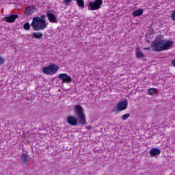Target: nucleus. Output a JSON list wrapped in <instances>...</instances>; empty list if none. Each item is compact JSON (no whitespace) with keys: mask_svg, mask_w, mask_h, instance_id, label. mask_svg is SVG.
Instances as JSON below:
<instances>
[{"mask_svg":"<svg viewBox=\"0 0 175 175\" xmlns=\"http://www.w3.org/2000/svg\"><path fill=\"white\" fill-rule=\"evenodd\" d=\"M174 41L170 38L169 40H160L157 42H154L152 44L153 51L161 52L166 50H170L172 45Z\"/></svg>","mask_w":175,"mask_h":175,"instance_id":"f257e3e1","label":"nucleus"},{"mask_svg":"<svg viewBox=\"0 0 175 175\" xmlns=\"http://www.w3.org/2000/svg\"><path fill=\"white\" fill-rule=\"evenodd\" d=\"M31 27L34 31H43L47 28V24H46V20L40 17H33L31 23Z\"/></svg>","mask_w":175,"mask_h":175,"instance_id":"f03ea898","label":"nucleus"},{"mask_svg":"<svg viewBox=\"0 0 175 175\" xmlns=\"http://www.w3.org/2000/svg\"><path fill=\"white\" fill-rule=\"evenodd\" d=\"M74 113L77 114L79 120V124L81 125H87V120L85 119V114L83 107L81 105H75L74 107Z\"/></svg>","mask_w":175,"mask_h":175,"instance_id":"7ed1b4c3","label":"nucleus"},{"mask_svg":"<svg viewBox=\"0 0 175 175\" xmlns=\"http://www.w3.org/2000/svg\"><path fill=\"white\" fill-rule=\"evenodd\" d=\"M58 69H59V67L55 65V64L52 63L48 66L42 67V72L44 75H47V76H53V75H55L58 72Z\"/></svg>","mask_w":175,"mask_h":175,"instance_id":"20e7f679","label":"nucleus"},{"mask_svg":"<svg viewBox=\"0 0 175 175\" xmlns=\"http://www.w3.org/2000/svg\"><path fill=\"white\" fill-rule=\"evenodd\" d=\"M103 3V0H95L88 4V10H99Z\"/></svg>","mask_w":175,"mask_h":175,"instance_id":"39448f33","label":"nucleus"},{"mask_svg":"<svg viewBox=\"0 0 175 175\" xmlns=\"http://www.w3.org/2000/svg\"><path fill=\"white\" fill-rule=\"evenodd\" d=\"M57 78L62 81V84H64V83H68V84H70V83H72V77L65 73L59 74L57 76Z\"/></svg>","mask_w":175,"mask_h":175,"instance_id":"423d86ee","label":"nucleus"},{"mask_svg":"<svg viewBox=\"0 0 175 175\" xmlns=\"http://www.w3.org/2000/svg\"><path fill=\"white\" fill-rule=\"evenodd\" d=\"M66 121L68 124H69V125H72V126H76V125H78L79 124V118H76L73 116H70L67 117Z\"/></svg>","mask_w":175,"mask_h":175,"instance_id":"0eeeda50","label":"nucleus"},{"mask_svg":"<svg viewBox=\"0 0 175 175\" xmlns=\"http://www.w3.org/2000/svg\"><path fill=\"white\" fill-rule=\"evenodd\" d=\"M127 107H128V102H126V100L120 101L116 105V109L118 110V111H122L124 110H126Z\"/></svg>","mask_w":175,"mask_h":175,"instance_id":"6e6552de","label":"nucleus"},{"mask_svg":"<svg viewBox=\"0 0 175 175\" xmlns=\"http://www.w3.org/2000/svg\"><path fill=\"white\" fill-rule=\"evenodd\" d=\"M46 17L50 23H58V21L57 20V16L54 14L48 13L46 14Z\"/></svg>","mask_w":175,"mask_h":175,"instance_id":"1a4fd4ad","label":"nucleus"},{"mask_svg":"<svg viewBox=\"0 0 175 175\" xmlns=\"http://www.w3.org/2000/svg\"><path fill=\"white\" fill-rule=\"evenodd\" d=\"M16 18H18V15L12 14L10 15V16L4 17V20H5L7 23H14V21H16Z\"/></svg>","mask_w":175,"mask_h":175,"instance_id":"9d476101","label":"nucleus"},{"mask_svg":"<svg viewBox=\"0 0 175 175\" xmlns=\"http://www.w3.org/2000/svg\"><path fill=\"white\" fill-rule=\"evenodd\" d=\"M30 159H31L29 158V156H28V154H21V161H22V163H24V165H26L27 166H28V165H29Z\"/></svg>","mask_w":175,"mask_h":175,"instance_id":"9b49d317","label":"nucleus"},{"mask_svg":"<svg viewBox=\"0 0 175 175\" xmlns=\"http://www.w3.org/2000/svg\"><path fill=\"white\" fill-rule=\"evenodd\" d=\"M150 154L151 157H157V155H159V154H161V149L158 148H152L150 150Z\"/></svg>","mask_w":175,"mask_h":175,"instance_id":"f8f14e48","label":"nucleus"},{"mask_svg":"<svg viewBox=\"0 0 175 175\" xmlns=\"http://www.w3.org/2000/svg\"><path fill=\"white\" fill-rule=\"evenodd\" d=\"M34 11H35V7L29 5L25 8V14H27V15L32 14V13H33Z\"/></svg>","mask_w":175,"mask_h":175,"instance_id":"ddd939ff","label":"nucleus"},{"mask_svg":"<svg viewBox=\"0 0 175 175\" xmlns=\"http://www.w3.org/2000/svg\"><path fill=\"white\" fill-rule=\"evenodd\" d=\"M143 13H144V10H143L142 8H139L133 12V16L134 17H138V16H142Z\"/></svg>","mask_w":175,"mask_h":175,"instance_id":"4468645a","label":"nucleus"},{"mask_svg":"<svg viewBox=\"0 0 175 175\" xmlns=\"http://www.w3.org/2000/svg\"><path fill=\"white\" fill-rule=\"evenodd\" d=\"M135 53H136V57L138 59L144 58V57H146V55L143 53V52H142L141 51L136 49Z\"/></svg>","mask_w":175,"mask_h":175,"instance_id":"2eb2a0df","label":"nucleus"},{"mask_svg":"<svg viewBox=\"0 0 175 175\" xmlns=\"http://www.w3.org/2000/svg\"><path fill=\"white\" fill-rule=\"evenodd\" d=\"M33 36L35 39H40L43 36V33L42 32H33Z\"/></svg>","mask_w":175,"mask_h":175,"instance_id":"dca6fc26","label":"nucleus"},{"mask_svg":"<svg viewBox=\"0 0 175 175\" xmlns=\"http://www.w3.org/2000/svg\"><path fill=\"white\" fill-rule=\"evenodd\" d=\"M77 4L81 9H84V0H77Z\"/></svg>","mask_w":175,"mask_h":175,"instance_id":"f3484780","label":"nucleus"},{"mask_svg":"<svg viewBox=\"0 0 175 175\" xmlns=\"http://www.w3.org/2000/svg\"><path fill=\"white\" fill-rule=\"evenodd\" d=\"M156 93H157V89L154 88H150L148 92V95H155Z\"/></svg>","mask_w":175,"mask_h":175,"instance_id":"a211bd4d","label":"nucleus"},{"mask_svg":"<svg viewBox=\"0 0 175 175\" xmlns=\"http://www.w3.org/2000/svg\"><path fill=\"white\" fill-rule=\"evenodd\" d=\"M23 28H24V29H25V31H28V29H29V28H31V25H29V23L27 22L23 25Z\"/></svg>","mask_w":175,"mask_h":175,"instance_id":"6ab92c4d","label":"nucleus"},{"mask_svg":"<svg viewBox=\"0 0 175 175\" xmlns=\"http://www.w3.org/2000/svg\"><path fill=\"white\" fill-rule=\"evenodd\" d=\"M129 117H131V114L126 113V114L123 115L121 117V120H123V121H125V120H126L127 118H129Z\"/></svg>","mask_w":175,"mask_h":175,"instance_id":"aec40b11","label":"nucleus"},{"mask_svg":"<svg viewBox=\"0 0 175 175\" xmlns=\"http://www.w3.org/2000/svg\"><path fill=\"white\" fill-rule=\"evenodd\" d=\"M63 1L65 5H66V6L69 5L70 3H72V2H73V0H63Z\"/></svg>","mask_w":175,"mask_h":175,"instance_id":"412c9836","label":"nucleus"},{"mask_svg":"<svg viewBox=\"0 0 175 175\" xmlns=\"http://www.w3.org/2000/svg\"><path fill=\"white\" fill-rule=\"evenodd\" d=\"M170 18L172 21H175V10L172 11Z\"/></svg>","mask_w":175,"mask_h":175,"instance_id":"4be33fe9","label":"nucleus"},{"mask_svg":"<svg viewBox=\"0 0 175 175\" xmlns=\"http://www.w3.org/2000/svg\"><path fill=\"white\" fill-rule=\"evenodd\" d=\"M5 58H3V57L0 56V66H1V65H3V64H5Z\"/></svg>","mask_w":175,"mask_h":175,"instance_id":"5701e85b","label":"nucleus"},{"mask_svg":"<svg viewBox=\"0 0 175 175\" xmlns=\"http://www.w3.org/2000/svg\"><path fill=\"white\" fill-rule=\"evenodd\" d=\"M171 65L175 68V59L171 62Z\"/></svg>","mask_w":175,"mask_h":175,"instance_id":"b1692460","label":"nucleus"},{"mask_svg":"<svg viewBox=\"0 0 175 175\" xmlns=\"http://www.w3.org/2000/svg\"><path fill=\"white\" fill-rule=\"evenodd\" d=\"M87 129H92V126H86Z\"/></svg>","mask_w":175,"mask_h":175,"instance_id":"393cba45","label":"nucleus"},{"mask_svg":"<svg viewBox=\"0 0 175 175\" xmlns=\"http://www.w3.org/2000/svg\"><path fill=\"white\" fill-rule=\"evenodd\" d=\"M144 50H150V48L148 47V48H144Z\"/></svg>","mask_w":175,"mask_h":175,"instance_id":"a878e982","label":"nucleus"},{"mask_svg":"<svg viewBox=\"0 0 175 175\" xmlns=\"http://www.w3.org/2000/svg\"><path fill=\"white\" fill-rule=\"evenodd\" d=\"M42 18H46V16H44V15L42 16Z\"/></svg>","mask_w":175,"mask_h":175,"instance_id":"bb28decb","label":"nucleus"}]
</instances>
